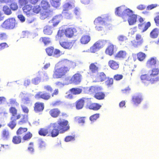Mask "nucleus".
<instances>
[{
  "mask_svg": "<svg viewBox=\"0 0 159 159\" xmlns=\"http://www.w3.org/2000/svg\"><path fill=\"white\" fill-rule=\"evenodd\" d=\"M72 62L66 59L59 61L55 66L53 77L56 79L61 78L66 76L69 72Z\"/></svg>",
  "mask_w": 159,
  "mask_h": 159,
  "instance_id": "obj_1",
  "label": "nucleus"
},
{
  "mask_svg": "<svg viewBox=\"0 0 159 159\" xmlns=\"http://www.w3.org/2000/svg\"><path fill=\"white\" fill-rule=\"evenodd\" d=\"M9 112L11 115L10 121L7 126L11 129H13L16 125V120L20 119L18 123L22 125L28 121V115L22 114L18 113L17 109L15 107H11L9 109Z\"/></svg>",
  "mask_w": 159,
  "mask_h": 159,
  "instance_id": "obj_2",
  "label": "nucleus"
},
{
  "mask_svg": "<svg viewBox=\"0 0 159 159\" xmlns=\"http://www.w3.org/2000/svg\"><path fill=\"white\" fill-rule=\"evenodd\" d=\"M49 127L52 128L50 131L49 129V136L52 137L57 136L59 133H62L68 130L70 128L68 122L67 120H58L57 122L50 123Z\"/></svg>",
  "mask_w": 159,
  "mask_h": 159,
  "instance_id": "obj_3",
  "label": "nucleus"
},
{
  "mask_svg": "<svg viewBox=\"0 0 159 159\" xmlns=\"http://www.w3.org/2000/svg\"><path fill=\"white\" fill-rule=\"evenodd\" d=\"M59 93V90L57 89H55L51 94L46 92L40 91L35 95V98L38 99H42L45 100H48L50 99L51 97H53L55 96L58 95Z\"/></svg>",
  "mask_w": 159,
  "mask_h": 159,
  "instance_id": "obj_4",
  "label": "nucleus"
},
{
  "mask_svg": "<svg viewBox=\"0 0 159 159\" xmlns=\"http://www.w3.org/2000/svg\"><path fill=\"white\" fill-rule=\"evenodd\" d=\"M133 11L130 9H125L124 7L120 6L116 9L115 14L125 19L127 18L128 16L132 14ZM126 20H125V21Z\"/></svg>",
  "mask_w": 159,
  "mask_h": 159,
  "instance_id": "obj_5",
  "label": "nucleus"
},
{
  "mask_svg": "<svg viewBox=\"0 0 159 159\" xmlns=\"http://www.w3.org/2000/svg\"><path fill=\"white\" fill-rule=\"evenodd\" d=\"M140 78L142 82L144 84L147 85L148 84L147 82L151 84L156 83L159 80V77L154 75H152L150 74L142 75L140 76Z\"/></svg>",
  "mask_w": 159,
  "mask_h": 159,
  "instance_id": "obj_6",
  "label": "nucleus"
},
{
  "mask_svg": "<svg viewBox=\"0 0 159 159\" xmlns=\"http://www.w3.org/2000/svg\"><path fill=\"white\" fill-rule=\"evenodd\" d=\"M16 20L13 18H9L6 20L2 24V27L6 29H13L15 27Z\"/></svg>",
  "mask_w": 159,
  "mask_h": 159,
  "instance_id": "obj_7",
  "label": "nucleus"
},
{
  "mask_svg": "<svg viewBox=\"0 0 159 159\" xmlns=\"http://www.w3.org/2000/svg\"><path fill=\"white\" fill-rule=\"evenodd\" d=\"M40 6L44 10H48V11H46L43 12L42 14V16H45V17H47L50 14L52 10H49L50 5L49 2L45 0H43L41 2Z\"/></svg>",
  "mask_w": 159,
  "mask_h": 159,
  "instance_id": "obj_8",
  "label": "nucleus"
},
{
  "mask_svg": "<svg viewBox=\"0 0 159 159\" xmlns=\"http://www.w3.org/2000/svg\"><path fill=\"white\" fill-rule=\"evenodd\" d=\"M83 89L85 93L90 94L95 93L97 91H100L102 89L101 87L98 86H92L89 87H84Z\"/></svg>",
  "mask_w": 159,
  "mask_h": 159,
  "instance_id": "obj_9",
  "label": "nucleus"
},
{
  "mask_svg": "<svg viewBox=\"0 0 159 159\" xmlns=\"http://www.w3.org/2000/svg\"><path fill=\"white\" fill-rule=\"evenodd\" d=\"M143 43V39L141 35L139 34H137L135 39L131 41L132 45L134 48H137L141 46Z\"/></svg>",
  "mask_w": 159,
  "mask_h": 159,
  "instance_id": "obj_10",
  "label": "nucleus"
},
{
  "mask_svg": "<svg viewBox=\"0 0 159 159\" xmlns=\"http://www.w3.org/2000/svg\"><path fill=\"white\" fill-rule=\"evenodd\" d=\"M45 51L49 56H59L61 54L60 51L58 49H54L53 47H49L46 48Z\"/></svg>",
  "mask_w": 159,
  "mask_h": 159,
  "instance_id": "obj_11",
  "label": "nucleus"
},
{
  "mask_svg": "<svg viewBox=\"0 0 159 159\" xmlns=\"http://www.w3.org/2000/svg\"><path fill=\"white\" fill-rule=\"evenodd\" d=\"M139 21L141 23L138 25V28L139 29L142 30V32H144L146 31L151 25V24L150 22H147L146 24H144V23H143L144 21V20L141 17H140L139 18Z\"/></svg>",
  "mask_w": 159,
  "mask_h": 159,
  "instance_id": "obj_12",
  "label": "nucleus"
},
{
  "mask_svg": "<svg viewBox=\"0 0 159 159\" xmlns=\"http://www.w3.org/2000/svg\"><path fill=\"white\" fill-rule=\"evenodd\" d=\"M61 20V16L57 15L53 17L51 20L49 21L48 23L52 27H55L58 25Z\"/></svg>",
  "mask_w": 159,
  "mask_h": 159,
  "instance_id": "obj_13",
  "label": "nucleus"
},
{
  "mask_svg": "<svg viewBox=\"0 0 159 159\" xmlns=\"http://www.w3.org/2000/svg\"><path fill=\"white\" fill-rule=\"evenodd\" d=\"M44 108V104L43 103L37 102L34 104V109L36 113H40L43 111Z\"/></svg>",
  "mask_w": 159,
  "mask_h": 159,
  "instance_id": "obj_14",
  "label": "nucleus"
},
{
  "mask_svg": "<svg viewBox=\"0 0 159 159\" xmlns=\"http://www.w3.org/2000/svg\"><path fill=\"white\" fill-rule=\"evenodd\" d=\"M81 75L78 73L74 75L71 78L69 81L70 84H78L81 81Z\"/></svg>",
  "mask_w": 159,
  "mask_h": 159,
  "instance_id": "obj_15",
  "label": "nucleus"
},
{
  "mask_svg": "<svg viewBox=\"0 0 159 159\" xmlns=\"http://www.w3.org/2000/svg\"><path fill=\"white\" fill-rule=\"evenodd\" d=\"M11 133L9 130L7 128H5L2 130L1 133L2 139L4 140H9L11 137Z\"/></svg>",
  "mask_w": 159,
  "mask_h": 159,
  "instance_id": "obj_16",
  "label": "nucleus"
},
{
  "mask_svg": "<svg viewBox=\"0 0 159 159\" xmlns=\"http://www.w3.org/2000/svg\"><path fill=\"white\" fill-rule=\"evenodd\" d=\"M89 67V71L92 74H96L98 72L99 64L97 62L91 63Z\"/></svg>",
  "mask_w": 159,
  "mask_h": 159,
  "instance_id": "obj_17",
  "label": "nucleus"
},
{
  "mask_svg": "<svg viewBox=\"0 0 159 159\" xmlns=\"http://www.w3.org/2000/svg\"><path fill=\"white\" fill-rule=\"evenodd\" d=\"M159 61L157 57H153L148 59L146 62V66L149 67L155 66Z\"/></svg>",
  "mask_w": 159,
  "mask_h": 159,
  "instance_id": "obj_18",
  "label": "nucleus"
},
{
  "mask_svg": "<svg viewBox=\"0 0 159 159\" xmlns=\"http://www.w3.org/2000/svg\"><path fill=\"white\" fill-rule=\"evenodd\" d=\"M76 32L75 28L70 27L66 28L65 30L64 34L66 37L70 38L73 36L74 33Z\"/></svg>",
  "mask_w": 159,
  "mask_h": 159,
  "instance_id": "obj_19",
  "label": "nucleus"
},
{
  "mask_svg": "<svg viewBox=\"0 0 159 159\" xmlns=\"http://www.w3.org/2000/svg\"><path fill=\"white\" fill-rule=\"evenodd\" d=\"M32 7V6L30 5L26 4L24 5L22 8L24 13L27 16L32 15L33 14Z\"/></svg>",
  "mask_w": 159,
  "mask_h": 159,
  "instance_id": "obj_20",
  "label": "nucleus"
},
{
  "mask_svg": "<svg viewBox=\"0 0 159 159\" xmlns=\"http://www.w3.org/2000/svg\"><path fill=\"white\" fill-rule=\"evenodd\" d=\"M109 66L112 70H116L119 67V63L114 60H110L108 62Z\"/></svg>",
  "mask_w": 159,
  "mask_h": 159,
  "instance_id": "obj_21",
  "label": "nucleus"
},
{
  "mask_svg": "<svg viewBox=\"0 0 159 159\" xmlns=\"http://www.w3.org/2000/svg\"><path fill=\"white\" fill-rule=\"evenodd\" d=\"M127 55L125 51L120 50L114 56V58L116 59H124L126 57Z\"/></svg>",
  "mask_w": 159,
  "mask_h": 159,
  "instance_id": "obj_22",
  "label": "nucleus"
},
{
  "mask_svg": "<svg viewBox=\"0 0 159 159\" xmlns=\"http://www.w3.org/2000/svg\"><path fill=\"white\" fill-rule=\"evenodd\" d=\"M61 113L60 110L57 108L51 109L49 111L50 115L53 118L57 117L59 116Z\"/></svg>",
  "mask_w": 159,
  "mask_h": 159,
  "instance_id": "obj_23",
  "label": "nucleus"
},
{
  "mask_svg": "<svg viewBox=\"0 0 159 159\" xmlns=\"http://www.w3.org/2000/svg\"><path fill=\"white\" fill-rule=\"evenodd\" d=\"M87 106L89 109L95 111L99 110L102 107L101 105L96 103H91L88 104Z\"/></svg>",
  "mask_w": 159,
  "mask_h": 159,
  "instance_id": "obj_24",
  "label": "nucleus"
},
{
  "mask_svg": "<svg viewBox=\"0 0 159 159\" xmlns=\"http://www.w3.org/2000/svg\"><path fill=\"white\" fill-rule=\"evenodd\" d=\"M114 46L112 44H110L105 50V52L106 54L111 56L114 53Z\"/></svg>",
  "mask_w": 159,
  "mask_h": 159,
  "instance_id": "obj_25",
  "label": "nucleus"
},
{
  "mask_svg": "<svg viewBox=\"0 0 159 159\" xmlns=\"http://www.w3.org/2000/svg\"><path fill=\"white\" fill-rule=\"evenodd\" d=\"M84 99V98H83L79 99L76 102L75 106L77 109H81L83 107L85 102Z\"/></svg>",
  "mask_w": 159,
  "mask_h": 159,
  "instance_id": "obj_26",
  "label": "nucleus"
},
{
  "mask_svg": "<svg viewBox=\"0 0 159 159\" xmlns=\"http://www.w3.org/2000/svg\"><path fill=\"white\" fill-rule=\"evenodd\" d=\"M60 44L62 47L66 49H70L73 46V43L70 42H60Z\"/></svg>",
  "mask_w": 159,
  "mask_h": 159,
  "instance_id": "obj_27",
  "label": "nucleus"
},
{
  "mask_svg": "<svg viewBox=\"0 0 159 159\" xmlns=\"http://www.w3.org/2000/svg\"><path fill=\"white\" fill-rule=\"evenodd\" d=\"M39 134L43 136H49V129L48 128H41L38 131Z\"/></svg>",
  "mask_w": 159,
  "mask_h": 159,
  "instance_id": "obj_28",
  "label": "nucleus"
},
{
  "mask_svg": "<svg viewBox=\"0 0 159 159\" xmlns=\"http://www.w3.org/2000/svg\"><path fill=\"white\" fill-rule=\"evenodd\" d=\"M130 14L128 21L129 25H133L137 21V16L135 14Z\"/></svg>",
  "mask_w": 159,
  "mask_h": 159,
  "instance_id": "obj_29",
  "label": "nucleus"
},
{
  "mask_svg": "<svg viewBox=\"0 0 159 159\" xmlns=\"http://www.w3.org/2000/svg\"><path fill=\"white\" fill-rule=\"evenodd\" d=\"M159 33V29L157 28H155L150 32V36L152 39H156L158 37Z\"/></svg>",
  "mask_w": 159,
  "mask_h": 159,
  "instance_id": "obj_30",
  "label": "nucleus"
},
{
  "mask_svg": "<svg viewBox=\"0 0 159 159\" xmlns=\"http://www.w3.org/2000/svg\"><path fill=\"white\" fill-rule=\"evenodd\" d=\"M143 100V98L141 95L134 96L132 97V101L134 104L137 105L140 103Z\"/></svg>",
  "mask_w": 159,
  "mask_h": 159,
  "instance_id": "obj_31",
  "label": "nucleus"
},
{
  "mask_svg": "<svg viewBox=\"0 0 159 159\" xmlns=\"http://www.w3.org/2000/svg\"><path fill=\"white\" fill-rule=\"evenodd\" d=\"M108 20V18L107 17H106L105 18H102L101 16H98L96 18L94 22L96 24L99 23H101L102 24H105V22Z\"/></svg>",
  "mask_w": 159,
  "mask_h": 159,
  "instance_id": "obj_32",
  "label": "nucleus"
},
{
  "mask_svg": "<svg viewBox=\"0 0 159 159\" xmlns=\"http://www.w3.org/2000/svg\"><path fill=\"white\" fill-rule=\"evenodd\" d=\"M91 38L89 35H84L81 38L80 42L81 44H85L88 43L90 40Z\"/></svg>",
  "mask_w": 159,
  "mask_h": 159,
  "instance_id": "obj_33",
  "label": "nucleus"
},
{
  "mask_svg": "<svg viewBox=\"0 0 159 159\" xmlns=\"http://www.w3.org/2000/svg\"><path fill=\"white\" fill-rule=\"evenodd\" d=\"M69 91L74 95H78L81 93L82 89L79 88H73L70 89Z\"/></svg>",
  "mask_w": 159,
  "mask_h": 159,
  "instance_id": "obj_34",
  "label": "nucleus"
},
{
  "mask_svg": "<svg viewBox=\"0 0 159 159\" xmlns=\"http://www.w3.org/2000/svg\"><path fill=\"white\" fill-rule=\"evenodd\" d=\"M105 97V93L103 92L100 91L96 92L94 95V97L95 98L99 100L103 99Z\"/></svg>",
  "mask_w": 159,
  "mask_h": 159,
  "instance_id": "obj_35",
  "label": "nucleus"
},
{
  "mask_svg": "<svg viewBox=\"0 0 159 159\" xmlns=\"http://www.w3.org/2000/svg\"><path fill=\"white\" fill-rule=\"evenodd\" d=\"M52 26L47 25L44 27L43 32L44 34L47 35H50L52 33Z\"/></svg>",
  "mask_w": 159,
  "mask_h": 159,
  "instance_id": "obj_36",
  "label": "nucleus"
},
{
  "mask_svg": "<svg viewBox=\"0 0 159 159\" xmlns=\"http://www.w3.org/2000/svg\"><path fill=\"white\" fill-rule=\"evenodd\" d=\"M39 41L41 43H43L45 45H47L51 43V40L50 38L47 37H41Z\"/></svg>",
  "mask_w": 159,
  "mask_h": 159,
  "instance_id": "obj_37",
  "label": "nucleus"
},
{
  "mask_svg": "<svg viewBox=\"0 0 159 159\" xmlns=\"http://www.w3.org/2000/svg\"><path fill=\"white\" fill-rule=\"evenodd\" d=\"M22 138L19 135H15L12 139V142L14 144H18L21 143Z\"/></svg>",
  "mask_w": 159,
  "mask_h": 159,
  "instance_id": "obj_38",
  "label": "nucleus"
},
{
  "mask_svg": "<svg viewBox=\"0 0 159 159\" xmlns=\"http://www.w3.org/2000/svg\"><path fill=\"white\" fill-rule=\"evenodd\" d=\"M64 31L63 30H59L56 36V38L58 40H62L64 38Z\"/></svg>",
  "mask_w": 159,
  "mask_h": 159,
  "instance_id": "obj_39",
  "label": "nucleus"
},
{
  "mask_svg": "<svg viewBox=\"0 0 159 159\" xmlns=\"http://www.w3.org/2000/svg\"><path fill=\"white\" fill-rule=\"evenodd\" d=\"M75 7L73 4L69 3H65L63 6V11H67Z\"/></svg>",
  "mask_w": 159,
  "mask_h": 159,
  "instance_id": "obj_40",
  "label": "nucleus"
},
{
  "mask_svg": "<svg viewBox=\"0 0 159 159\" xmlns=\"http://www.w3.org/2000/svg\"><path fill=\"white\" fill-rule=\"evenodd\" d=\"M28 129L26 128L20 127L17 130L16 134L17 135H21L24 134L27 131Z\"/></svg>",
  "mask_w": 159,
  "mask_h": 159,
  "instance_id": "obj_41",
  "label": "nucleus"
},
{
  "mask_svg": "<svg viewBox=\"0 0 159 159\" xmlns=\"http://www.w3.org/2000/svg\"><path fill=\"white\" fill-rule=\"evenodd\" d=\"M137 56L138 59L139 61H142L145 59L146 55L144 53L139 52L137 53Z\"/></svg>",
  "mask_w": 159,
  "mask_h": 159,
  "instance_id": "obj_42",
  "label": "nucleus"
},
{
  "mask_svg": "<svg viewBox=\"0 0 159 159\" xmlns=\"http://www.w3.org/2000/svg\"><path fill=\"white\" fill-rule=\"evenodd\" d=\"M94 44L99 50L103 48L105 45L104 42L101 40H98Z\"/></svg>",
  "mask_w": 159,
  "mask_h": 159,
  "instance_id": "obj_43",
  "label": "nucleus"
},
{
  "mask_svg": "<svg viewBox=\"0 0 159 159\" xmlns=\"http://www.w3.org/2000/svg\"><path fill=\"white\" fill-rule=\"evenodd\" d=\"M32 137V134L30 132H28L22 137V139L24 141L29 140Z\"/></svg>",
  "mask_w": 159,
  "mask_h": 159,
  "instance_id": "obj_44",
  "label": "nucleus"
},
{
  "mask_svg": "<svg viewBox=\"0 0 159 159\" xmlns=\"http://www.w3.org/2000/svg\"><path fill=\"white\" fill-rule=\"evenodd\" d=\"M60 0H52L51 3L52 6L57 8L60 5Z\"/></svg>",
  "mask_w": 159,
  "mask_h": 159,
  "instance_id": "obj_45",
  "label": "nucleus"
},
{
  "mask_svg": "<svg viewBox=\"0 0 159 159\" xmlns=\"http://www.w3.org/2000/svg\"><path fill=\"white\" fill-rule=\"evenodd\" d=\"M98 80L101 82L104 81L106 79V76L104 73L102 72L99 74L98 76Z\"/></svg>",
  "mask_w": 159,
  "mask_h": 159,
  "instance_id": "obj_46",
  "label": "nucleus"
},
{
  "mask_svg": "<svg viewBox=\"0 0 159 159\" xmlns=\"http://www.w3.org/2000/svg\"><path fill=\"white\" fill-rule=\"evenodd\" d=\"M3 11L4 13L7 15H9L11 13V9L7 6H4L3 7Z\"/></svg>",
  "mask_w": 159,
  "mask_h": 159,
  "instance_id": "obj_47",
  "label": "nucleus"
},
{
  "mask_svg": "<svg viewBox=\"0 0 159 159\" xmlns=\"http://www.w3.org/2000/svg\"><path fill=\"white\" fill-rule=\"evenodd\" d=\"M151 73L150 74L152 75L157 76L159 74V69L158 68H153L151 70Z\"/></svg>",
  "mask_w": 159,
  "mask_h": 159,
  "instance_id": "obj_48",
  "label": "nucleus"
},
{
  "mask_svg": "<svg viewBox=\"0 0 159 159\" xmlns=\"http://www.w3.org/2000/svg\"><path fill=\"white\" fill-rule=\"evenodd\" d=\"M32 13L33 12L34 13L38 14L41 11L40 6L36 5L34 6L33 8H32Z\"/></svg>",
  "mask_w": 159,
  "mask_h": 159,
  "instance_id": "obj_49",
  "label": "nucleus"
},
{
  "mask_svg": "<svg viewBox=\"0 0 159 159\" xmlns=\"http://www.w3.org/2000/svg\"><path fill=\"white\" fill-rule=\"evenodd\" d=\"M99 116V113H96L91 116L89 117V119L92 121H94L98 118Z\"/></svg>",
  "mask_w": 159,
  "mask_h": 159,
  "instance_id": "obj_50",
  "label": "nucleus"
},
{
  "mask_svg": "<svg viewBox=\"0 0 159 159\" xmlns=\"http://www.w3.org/2000/svg\"><path fill=\"white\" fill-rule=\"evenodd\" d=\"M8 37V35L6 33H0V40H5Z\"/></svg>",
  "mask_w": 159,
  "mask_h": 159,
  "instance_id": "obj_51",
  "label": "nucleus"
},
{
  "mask_svg": "<svg viewBox=\"0 0 159 159\" xmlns=\"http://www.w3.org/2000/svg\"><path fill=\"white\" fill-rule=\"evenodd\" d=\"M113 83V79L112 78H108L107 80L106 81L105 84L108 87H110Z\"/></svg>",
  "mask_w": 159,
  "mask_h": 159,
  "instance_id": "obj_52",
  "label": "nucleus"
},
{
  "mask_svg": "<svg viewBox=\"0 0 159 159\" xmlns=\"http://www.w3.org/2000/svg\"><path fill=\"white\" fill-rule=\"evenodd\" d=\"M21 107L22 111L23 112L26 114L25 115H28V114L29 111V110L28 107L23 105H21Z\"/></svg>",
  "mask_w": 159,
  "mask_h": 159,
  "instance_id": "obj_53",
  "label": "nucleus"
},
{
  "mask_svg": "<svg viewBox=\"0 0 159 159\" xmlns=\"http://www.w3.org/2000/svg\"><path fill=\"white\" fill-rule=\"evenodd\" d=\"M99 50L97 47L93 44L90 48L89 49L90 52L91 53H94L97 52Z\"/></svg>",
  "mask_w": 159,
  "mask_h": 159,
  "instance_id": "obj_54",
  "label": "nucleus"
},
{
  "mask_svg": "<svg viewBox=\"0 0 159 159\" xmlns=\"http://www.w3.org/2000/svg\"><path fill=\"white\" fill-rule=\"evenodd\" d=\"M75 140V136H66L64 139L66 142H69L71 141H74Z\"/></svg>",
  "mask_w": 159,
  "mask_h": 159,
  "instance_id": "obj_55",
  "label": "nucleus"
},
{
  "mask_svg": "<svg viewBox=\"0 0 159 159\" xmlns=\"http://www.w3.org/2000/svg\"><path fill=\"white\" fill-rule=\"evenodd\" d=\"M41 79L39 77H37L33 79L32 80V83L35 85L38 84L40 81Z\"/></svg>",
  "mask_w": 159,
  "mask_h": 159,
  "instance_id": "obj_56",
  "label": "nucleus"
},
{
  "mask_svg": "<svg viewBox=\"0 0 159 159\" xmlns=\"http://www.w3.org/2000/svg\"><path fill=\"white\" fill-rule=\"evenodd\" d=\"M39 147L40 148H43L45 147L46 144L45 142L42 140H40L39 142Z\"/></svg>",
  "mask_w": 159,
  "mask_h": 159,
  "instance_id": "obj_57",
  "label": "nucleus"
},
{
  "mask_svg": "<svg viewBox=\"0 0 159 159\" xmlns=\"http://www.w3.org/2000/svg\"><path fill=\"white\" fill-rule=\"evenodd\" d=\"M123 77V75H122L117 74L114 76L113 78L116 81H119L122 79Z\"/></svg>",
  "mask_w": 159,
  "mask_h": 159,
  "instance_id": "obj_58",
  "label": "nucleus"
},
{
  "mask_svg": "<svg viewBox=\"0 0 159 159\" xmlns=\"http://www.w3.org/2000/svg\"><path fill=\"white\" fill-rule=\"evenodd\" d=\"M9 146L8 144H1L0 147V152L9 148Z\"/></svg>",
  "mask_w": 159,
  "mask_h": 159,
  "instance_id": "obj_59",
  "label": "nucleus"
},
{
  "mask_svg": "<svg viewBox=\"0 0 159 159\" xmlns=\"http://www.w3.org/2000/svg\"><path fill=\"white\" fill-rule=\"evenodd\" d=\"M10 7L11 9L13 11L16 10L18 8V6L17 3L15 2L11 3L10 5Z\"/></svg>",
  "mask_w": 159,
  "mask_h": 159,
  "instance_id": "obj_60",
  "label": "nucleus"
},
{
  "mask_svg": "<svg viewBox=\"0 0 159 159\" xmlns=\"http://www.w3.org/2000/svg\"><path fill=\"white\" fill-rule=\"evenodd\" d=\"M44 88L46 91L52 92L53 90L52 87L50 85H47L44 87Z\"/></svg>",
  "mask_w": 159,
  "mask_h": 159,
  "instance_id": "obj_61",
  "label": "nucleus"
},
{
  "mask_svg": "<svg viewBox=\"0 0 159 159\" xmlns=\"http://www.w3.org/2000/svg\"><path fill=\"white\" fill-rule=\"evenodd\" d=\"M8 47L9 46L7 43L5 42L1 43H0V51Z\"/></svg>",
  "mask_w": 159,
  "mask_h": 159,
  "instance_id": "obj_62",
  "label": "nucleus"
},
{
  "mask_svg": "<svg viewBox=\"0 0 159 159\" xmlns=\"http://www.w3.org/2000/svg\"><path fill=\"white\" fill-rule=\"evenodd\" d=\"M33 144L34 143L33 142L30 143L29 145L30 146H29L28 148V150L31 153H33L34 152Z\"/></svg>",
  "mask_w": 159,
  "mask_h": 159,
  "instance_id": "obj_63",
  "label": "nucleus"
},
{
  "mask_svg": "<svg viewBox=\"0 0 159 159\" xmlns=\"http://www.w3.org/2000/svg\"><path fill=\"white\" fill-rule=\"evenodd\" d=\"M18 2L20 6H22L26 5L28 2V0H19Z\"/></svg>",
  "mask_w": 159,
  "mask_h": 159,
  "instance_id": "obj_64",
  "label": "nucleus"
}]
</instances>
